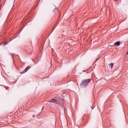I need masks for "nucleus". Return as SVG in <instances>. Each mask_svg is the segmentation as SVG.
Returning a JSON list of instances; mask_svg holds the SVG:
<instances>
[{
	"instance_id": "1",
	"label": "nucleus",
	"mask_w": 128,
	"mask_h": 128,
	"mask_svg": "<svg viewBox=\"0 0 128 128\" xmlns=\"http://www.w3.org/2000/svg\"><path fill=\"white\" fill-rule=\"evenodd\" d=\"M90 82V79H86L82 80L80 86L82 88H86V86Z\"/></svg>"
},
{
	"instance_id": "2",
	"label": "nucleus",
	"mask_w": 128,
	"mask_h": 128,
	"mask_svg": "<svg viewBox=\"0 0 128 128\" xmlns=\"http://www.w3.org/2000/svg\"><path fill=\"white\" fill-rule=\"evenodd\" d=\"M49 102H54V104H58V100L56 99H51L49 101Z\"/></svg>"
},
{
	"instance_id": "3",
	"label": "nucleus",
	"mask_w": 128,
	"mask_h": 128,
	"mask_svg": "<svg viewBox=\"0 0 128 128\" xmlns=\"http://www.w3.org/2000/svg\"><path fill=\"white\" fill-rule=\"evenodd\" d=\"M30 70V66H28L22 72V74H24L25 72H26V71Z\"/></svg>"
},
{
	"instance_id": "4",
	"label": "nucleus",
	"mask_w": 128,
	"mask_h": 128,
	"mask_svg": "<svg viewBox=\"0 0 128 128\" xmlns=\"http://www.w3.org/2000/svg\"><path fill=\"white\" fill-rule=\"evenodd\" d=\"M114 63H111L110 64H108V66L110 68H112L113 66H114Z\"/></svg>"
},
{
	"instance_id": "5",
	"label": "nucleus",
	"mask_w": 128,
	"mask_h": 128,
	"mask_svg": "<svg viewBox=\"0 0 128 128\" xmlns=\"http://www.w3.org/2000/svg\"><path fill=\"white\" fill-rule=\"evenodd\" d=\"M114 44V46H120V42H115Z\"/></svg>"
},
{
	"instance_id": "6",
	"label": "nucleus",
	"mask_w": 128,
	"mask_h": 128,
	"mask_svg": "<svg viewBox=\"0 0 128 128\" xmlns=\"http://www.w3.org/2000/svg\"><path fill=\"white\" fill-rule=\"evenodd\" d=\"M6 44H8V43H5V44H4V46H6Z\"/></svg>"
},
{
	"instance_id": "7",
	"label": "nucleus",
	"mask_w": 128,
	"mask_h": 128,
	"mask_svg": "<svg viewBox=\"0 0 128 128\" xmlns=\"http://www.w3.org/2000/svg\"><path fill=\"white\" fill-rule=\"evenodd\" d=\"M33 117H34V115H33Z\"/></svg>"
}]
</instances>
